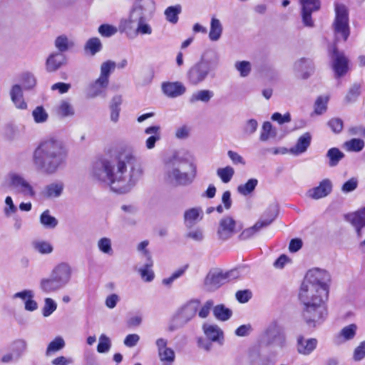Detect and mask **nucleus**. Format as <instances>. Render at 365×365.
Instances as JSON below:
<instances>
[{
	"label": "nucleus",
	"mask_w": 365,
	"mask_h": 365,
	"mask_svg": "<svg viewBox=\"0 0 365 365\" xmlns=\"http://www.w3.org/2000/svg\"><path fill=\"white\" fill-rule=\"evenodd\" d=\"M361 85L354 83L349 90L345 101L347 103H351L356 100L358 96L360 95Z\"/></svg>",
	"instance_id": "nucleus-59"
},
{
	"label": "nucleus",
	"mask_w": 365,
	"mask_h": 365,
	"mask_svg": "<svg viewBox=\"0 0 365 365\" xmlns=\"http://www.w3.org/2000/svg\"><path fill=\"white\" fill-rule=\"evenodd\" d=\"M111 347V341L108 336L102 334L99 336V342L97 346V351L98 353H106Z\"/></svg>",
	"instance_id": "nucleus-52"
},
{
	"label": "nucleus",
	"mask_w": 365,
	"mask_h": 365,
	"mask_svg": "<svg viewBox=\"0 0 365 365\" xmlns=\"http://www.w3.org/2000/svg\"><path fill=\"white\" fill-rule=\"evenodd\" d=\"M345 147L349 151L359 152L364 147V142L359 138H353L345 143Z\"/></svg>",
	"instance_id": "nucleus-53"
},
{
	"label": "nucleus",
	"mask_w": 365,
	"mask_h": 365,
	"mask_svg": "<svg viewBox=\"0 0 365 365\" xmlns=\"http://www.w3.org/2000/svg\"><path fill=\"white\" fill-rule=\"evenodd\" d=\"M214 307V302L212 299L207 300L200 308L198 313L199 317L202 319L206 318Z\"/></svg>",
	"instance_id": "nucleus-64"
},
{
	"label": "nucleus",
	"mask_w": 365,
	"mask_h": 365,
	"mask_svg": "<svg viewBox=\"0 0 365 365\" xmlns=\"http://www.w3.org/2000/svg\"><path fill=\"white\" fill-rule=\"evenodd\" d=\"M92 173L96 180L106 183L113 192L125 194L134 187L141 178L143 170L134 154L125 151L112 160L97 162Z\"/></svg>",
	"instance_id": "nucleus-1"
},
{
	"label": "nucleus",
	"mask_w": 365,
	"mask_h": 365,
	"mask_svg": "<svg viewBox=\"0 0 365 365\" xmlns=\"http://www.w3.org/2000/svg\"><path fill=\"white\" fill-rule=\"evenodd\" d=\"M108 83V82L98 77L93 83L90 84L88 88V96L93 98L102 95L107 88Z\"/></svg>",
	"instance_id": "nucleus-27"
},
{
	"label": "nucleus",
	"mask_w": 365,
	"mask_h": 365,
	"mask_svg": "<svg viewBox=\"0 0 365 365\" xmlns=\"http://www.w3.org/2000/svg\"><path fill=\"white\" fill-rule=\"evenodd\" d=\"M357 326L355 324H351L344 327L339 334L338 340L339 342H344L351 340L356 336Z\"/></svg>",
	"instance_id": "nucleus-37"
},
{
	"label": "nucleus",
	"mask_w": 365,
	"mask_h": 365,
	"mask_svg": "<svg viewBox=\"0 0 365 365\" xmlns=\"http://www.w3.org/2000/svg\"><path fill=\"white\" fill-rule=\"evenodd\" d=\"M216 173L223 183H228L234 176L235 170L232 167L227 165L218 168Z\"/></svg>",
	"instance_id": "nucleus-43"
},
{
	"label": "nucleus",
	"mask_w": 365,
	"mask_h": 365,
	"mask_svg": "<svg viewBox=\"0 0 365 365\" xmlns=\"http://www.w3.org/2000/svg\"><path fill=\"white\" fill-rule=\"evenodd\" d=\"M40 223L46 229H54L58 223V220L51 215L48 210H44L40 215Z\"/></svg>",
	"instance_id": "nucleus-38"
},
{
	"label": "nucleus",
	"mask_w": 365,
	"mask_h": 365,
	"mask_svg": "<svg viewBox=\"0 0 365 365\" xmlns=\"http://www.w3.org/2000/svg\"><path fill=\"white\" fill-rule=\"evenodd\" d=\"M277 130L274 129L270 122H264L262 125L259 140L262 142L267 141L271 138H275Z\"/></svg>",
	"instance_id": "nucleus-39"
},
{
	"label": "nucleus",
	"mask_w": 365,
	"mask_h": 365,
	"mask_svg": "<svg viewBox=\"0 0 365 365\" xmlns=\"http://www.w3.org/2000/svg\"><path fill=\"white\" fill-rule=\"evenodd\" d=\"M163 93L169 98H176L184 94L185 86L179 81L164 82L161 85Z\"/></svg>",
	"instance_id": "nucleus-20"
},
{
	"label": "nucleus",
	"mask_w": 365,
	"mask_h": 365,
	"mask_svg": "<svg viewBox=\"0 0 365 365\" xmlns=\"http://www.w3.org/2000/svg\"><path fill=\"white\" fill-rule=\"evenodd\" d=\"M9 186L17 189L20 192L29 197H34L36 192L31 183L17 173L11 172L7 175Z\"/></svg>",
	"instance_id": "nucleus-11"
},
{
	"label": "nucleus",
	"mask_w": 365,
	"mask_h": 365,
	"mask_svg": "<svg viewBox=\"0 0 365 365\" xmlns=\"http://www.w3.org/2000/svg\"><path fill=\"white\" fill-rule=\"evenodd\" d=\"M38 287L44 294L55 293L63 289L50 275L40 279Z\"/></svg>",
	"instance_id": "nucleus-26"
},
{
	"label": "nucleus",
	"mask_w": 365,
	"mask_h": 365,
	"mask_svg": "<svg viewBox=\"0 0 365 365\" xmlns=\"http://www.w3.org/2000/svg\"><path fill=\"white\" fill-rule=\"evenodd\" d=\"M65 346V341L61 336L56 337L52 341H51L46 349V355L49 356L54 354Z\"/></svg>",
	"instance_id": "nucleus-46"
},
{
	"label": "nucleus",
	"mask_w": 365,
	"mask_h": 365,
	"mask_svg": "<svg viewBox=\"0 0 365 365\" xmlns=\"http://www.w3.org/2000/svg\"><path fill=\"white\" fill-rule=\"evenodd\" d=\"M102 44L97 37L88 39L85 45V50L89 51L91 55H95L101 50Z\"/></svg>",
	"instance_id": "nucleus-50"
},
{
	"label": "nucleus",
	"mask_w": 365,
	"mask_h": 365,
	"mask_svg": "<svg viewBox=\"0 0 365 365\" xmlns=\"http://www.w3.org/2000/svg\"><path fill=\"white\" fill-rule=\"evenodd\" d=\"M213 315L216 319L226 322L231 318L232 311L224 304H217L213 307Z\"/></svg>",
	"instance_id": "nucleus-35"
},
{
	"label": "nucleus",
	"mask_w": 365,
	"mask_h": 365,
	"mask_svg": "<svg viewBox=\"0 0 365 365\" xmlns=\"http://www.w3.org/2000/svg\"><path fill=\"white\" fill-rule=\"evenodd\" d=\"M202 331L208 339L220 344H223L224 332L218 325L205 323L202 325Z\"/></svg>",
	"instance_id": "nucleus-19"
},
{
	"label": "nucleus",
	"mask_w": 365,
	"mask_h": 365,
	"mask_svg": "<svg viewBox=\"0 0 365 365\" xmlns=\"http://www.w3.org/2000/svg\"><path fill=\"white\" fill-rule=\"evenodd\" d=\"M261 341L267 346L279 349L287 346L286 335L282 327L277 322H272L262 333Z\"/></svg>",
	"instance_id": "nucleus-7"
},
{
	"label": "nucleus",
	"mask_w": 365,
	"mask_h": 365,
	"mask_svg": "<svg viewBox=\"0 0 365 365\" xmlns=\"http://www.w3.org/2000/svg\"><path fill=\"white\" fill-rule=\"evenodd\" d=\"M197 176V165L188 158L174 154L165 163L164 180L170 184L187 185Z\"/></svg>",
	"instance_id": "nucleus-5"
},
{
	"label": "nucleus",
	"mask_w": 365,
	"mask_h": 365,
	"mask_svg": "<svg viewBox=\"0 0 365 365\" xmlns=\"http://www.w3.org/2000/svg\"><path fill=\"white\" fill-rule=\"evenodd\" d=\"M152 267L153 261L151 259H149L143 266L137 268V271L140 274L141 279L145 282H150L154 279L155 274Z\"/></svg>",
	"instance_id": "nucleus-34"
},
{
	"label": "nucleus",
	"mask_w": 365,
	"mask_h": 365,
	"mask_svg": "<svg viewBox=\"0 0 365 365\" xmlns=\"http://www.w3.org/2000/svg\"><path fill=\"white\" fill-rule=\"evenodd\" d=\"M312 135L309 133H305L297 140L294 146L290 148L289 153L294 155H299L307 150L311 144Z\"/></svg>",
	"instance_id": "nucleus-23"
},
{
	"label": "nucleus",
	"mask_w": 365,
	"mask_h": 365,
	"mask_svg": "<svg viewBox=\"0 0 365 365\" xmlns=\"http://www.w3.org/2000/svg\"><path fill=\"white\" fill-rule=\"evenodd\" d=\"M327 156L329 159V166L334 167L339 163V162L344 158V155L338 148H333L328 150Z\"/></svg>",
	"instance_id": "nucleus-48"
},
{
	"label": "nucleus",
	"mask_w": 365,
	"mask_h": 365,
	"mask_svg": "<svg viewBox=\"0 0 365 365\" xmlns=\"http://www.w3.org/2000/svg\"><path fill=\"white\" fill-rule=\"evenodd\" d=\"M214 96V93L210 90H199L194 92L189 98V102L195 103L198 101L208 103Z\"/></svg>",
	"instance_id": "nucleus-36"
},
{
	"label": "nucleus",
	"mask_w": 365,
	"mask_h": 365,
	"mask_svg": "<svg viewBox=\"0 0 365 365\" xmlns=\"http://www.w3.org/2000/svg\"><path fill=\"white\" fill-rule=\"evenodd\" d=\"M359 185V180L356 178H351L346 181L341 187V191L344 194H347L354 191Z\"/></svg>",
	"instance_id": "nucleus-57"
},
{
	"label": "nucleus",
	"mask_w": 365,
	"mask_h": 365,
	"mask_svg": "<svg viewBox=\"0 0 365 365\" xmlns=\"http://www.w3.org/2000/svg\"><path fill=\"white\" fill-rule=\"evenodd\" d=\"M365 358V340L356 347L353 354V359L356 361H359Z\"/></svg>",
	"instance_id": "nucleus-63"
},
{
	"label": "nucleus",
	"mask_w": 365,
	"mask_h": 365,
	"mask_svg": "<svg viewBox=\"0 0 365 365\" xmlns=\"http://www.w3.org/2000/svg\"><path fill=\"white\" fill-rule=\"evenodd\" d=\"M67 157L68 150L64 143L52 137L38 144L33 152L32 162L36 170L51 175L65 166Z\"/></svg>",
	"instance_id": "nucleus-3"
},
{
	"label": "nucleus",
	"mask_w": 365,
	"mask_h": 365,
	"mask_svg": "<svg viewBox=\"0 0 365 365\" xmlns=\"http://www.w3.org/2000/svg\"><path fill=\"white\" fill-rule=\"evenodd\" d=\"M332 68L335 78H339L344 76L349 71V59L344 53L337 50L336 45L331 49Z\"/></svg>",
	"instance_id": "nucleus-13"
},
{
	"label": "nucleus",
	"mask_w": 365,
	"mask_h": 365,
	"mask_svg": "<svg viewBox=\"0 0 365 365\" xmlns=\"http://www.w3.org/2000/svg\"><path fill=\"white\" fill-rule=\"evenodd\" d=\"M213 56L210 60H206L203 56L201 60L190 68L188 71V79L191 84L197 85L205 80L212 69L219 63L218 55L212 52Z\"/></svg>",
	"instance_id": "nucleus-6"
},
{
	"label": "nucleus",
	"mask_w": 365,
	"mask_h": 365,
	"mask_svg": "<svg viewBox=\"0 0 365 365\" xmlns=\"http://www.w3.org/2000/svg\"><path fill=\"white\" fill-rule=\"evenodd\" d=\"M257 184L258 180L257 179L251 178L248 180L245 183L238 185L237 190L240 194L244 196H247L251 194L255 190Z\"/></svg>",
	"instance_id": "nucleus-41"
},
{
	"label": "nucleus",
	"mask_w": 365,
	"mask_h": 365,
	"mask_svg": "<svg viewBox=\"0 0 365 365\" xmlns=\"http://www.w3.org/2000/svg\"><path fill=\"white\" fill-rule=\"evenodd\" d=\"M10 96L12 102L17 108H26L27 104L24 100L22 88L19 85L16 84L12 86L10 91Z\"/></svg>",
	"instance_id": "nucleus-29"
},
{
	"label": "nucleus",
	"mask_w": 365,
	"mask_h": 365,
	"mask_svg": "<svg viewBox=\"0 0 365 365\" xmlns=\"http://www.w3.org/2000/svg\"><path fill=\"white\" fill-rule=\"evenodd\" d=\"M56 113L61 118L73 117L75 115V109L68 100H62L56 107Z\"/></svg>",
	"instance_id": "nucleus-32"
},
{
	"label": "nucleus",
	"mask_w": 365,
	"mask_h": 365,
	"mask_svg": "<svg viewBox=\"0 0 365 365\" xmlns=\"http://www.w3.org/2000/svg\"><path fill=\"white\" fill-rule=\"evenodd\" d=\"M317 340L316 339H304L300 336L297 338V349L300 354L309 355L317 347Z\"/></svg>",
	"instance_id": "nucleus-22"
},
{
	"label": "nucleus",
	"mask_w": 365,
	"mask_h": 365,
	"mask_svg": "<svg viewBox=\"0 0 365 365\" xmlns=\"http://www.w3.org/2000/svg\"><path fill=\"white\" fill-rule=\"evenodd\" d=\"M155 11L154 0H135L127 18L120 19L118 28L120 32H128L133 29L135 34L150 36L153 30L149 21Z\"/></svg>",
	"instance_id": "nucleus-4"
},
{
	"label": "nucleus",
	"mask_w": 365,
	"mask_h": 365,
	"mask_svg": "<svg viewBox=\"0 0 365 365\" xmlns=\"http://www.w3.org/2000/svg\"><path fill=\"white\" fill-rule=\"evenodd\" d=\"M50 276L61 286L62 288L66 287L72 277V268L67 262H61L56 264L50 273Z\"/></svg>",
	"instance_id": "nucleus-14"
},
{
	"label": "nucleus",
	"mask_w": 365,
	"mask_h": 365,
	"mask_svg": "<svg viewBox=\"0 0 365 365\" xmlns=\"http://www.w3.org/2000/svg\"><path fill=\"white\" fill-rule=\"evenodd\" d=\"M302 5V11H307V13L312 14L314 11H317L320 9V1L319 0H300Z\"/></svg>",
	"instance_id": "nucleus-49"
},
{
	"label": "nucleus",
	"mask_w": 365,
	"mask_h": 365,
	"mask_svg": "<svg viewBox=\"0 0 365 365\" xmlns=\"http://www.w3.org/2000/svg\"><path fill=\"white\" fill-rule=\"evenodd\" d=\"M332 182L328 179H323L319 185L307 191V196L313 200H319L328 196L332 191Z\"/></svg>",
	"instance_id": "nucleus-16"
},
{
	"label": "nucleus",
	"mask_w": 365,
	"mask_h": 365,
	"mask_svg": "<svg viewBox=\"0 0 365 365\" xmlns=\"http://www.w3.org/2000/svg\"><path fill=\"white\" fill-rule=\"evenodd\" d=\"M57 308L56 302L49 297L44 299V304L42 309V314L43 317H47L50 316Z\"/></svg>",
	"instance_id": "nucleus-54"
},
{
	"label": "nucleus",
	"mask_w": 365,
	"mask_h": 365,
	"mask_svg": "<svg viewBox=\"0 0 365 365\" xmlns=\"http://www.w3.org/2000/svg\"><path fill=\"white\" fill-rule=\"evenodd\" d=\"M186 237L195 242H201L204 239L203 231L200 228H195L186 233Z\"/></svg>",
	"instance_id": "nucleus-62"
},
{
	"label": "nucleus",
	"mask_w": 365,
	"mask_h": 365,
	"mask_svg": "<svg viewBox=\"0 0 365 365\" xmlns=\"http://www.w3.org/2000/svg\"><path fill=\"white\" fill-rule=\"evenodd\" d=\"M293 69L298 78L307 79L313 73L314 66L312 60L302 58L294 62Z\"/></svg>",
	"instance_id": "nucleus-17"
},
{
	"label": "nucleus",
	"mask_w": 365,
	"mask_h": 365,
	"mask_svg": "<svg viewBox=\"0 0 365 365\" xmlns=\"http://www.w3.org/2000/svg\"><path fill=\"white\" fill-rule=\"evenodd\" d=\"M98 250L106 255L112 256L113 250L112 247L111 239L107 237L100 238L96 243Z\"/></svg>",
	"instance_id": "nucleus-40"
},
{
	"label": "nucleus",
	"mask_w": 365,
	"mask_h": 365,
	"mask_svg": "<svg viewBox=\"0 0 365 365\" xmlns=\"http://www.w3.org/2000/svg\"><path fill=\"white\" fill-rule=\"evenodd\" d=\"M160 125H152L145 129L144 132L147 135H150L145 140V147L148 150H152L155 148L156 142L161 138Z\"/></svg>",
	"instance_id": "nucleus-25"
},
{
	"label": "nucleus",
	"mask_w": 365,
	"mask_h": 365,
	"mask_svg": "<svg viewBox=\"0 0 365 365\" xmlns=\"http://www.w3.org/2000/svg\"><path fill=\"white\" fill-rule=\"evenodd\" d=\"M21 81L26 89L33 88L36 83V80L34 76L30 73H23L21 76Z\"/></svg>",
	"instance_id": "nucleus-60"
},
{
	"label": "nucleus",
	"mask_w": 365,
	"mask_h": 365,
	"mask_svg": "<svg viewBox=\"0 0 365 365\" xmlns=\"http://www.w3.org/2000/svg\"><path fill=\"white\" fill-rule=\"evenodd\" d=\"M56 48L61 53H64L74 46V41L65 34L57 36L54 41Z\"/></svg>",
	"instance_id": "nucleus-30"
},
{
	"label": "nucleus",
	"mask_w": 365,
	"mask_h": 365,
	"mask_svg": "<svg viewBox=\"0 0 365 365\" xmlns=\"http://www.w3.org/2000/svg\"><path fill=\"white\" fill-rule=\"evenodd\" d=\"M200 302L198 300H192L183 306L180 312V316L186 322L192 319L199 308Z\"/></svg>",
	"instance_id": "nucleus-28"
},
{
	"label": "nucleus",
	"mask_w": 365,
	"mask_h": 365,
	"mask_svg": "<svg viewBox=\"0 0 365 365\" xmlns=\"http://www.w3.org/2000/svg\"><path fill=\"white\" fill-rule=\"evenodd\" d=\"M27 343L24 339H17L11 345V352L15 355L16 359H19L26 350Z\"/></svg>",
	"instance_id": "nucleus-45"
},
{
	"label": "nucleus",
	"mask_w": 365,
	"mask_h": 365,
	"mask_svg": "<svg viewBox=\"0 0 365 365\" xmlns=\"http://www.w3.org/2000/svg\"><path fill=\"white\" fill-rule=\"evenodd\" d=\"M63 61V56L58 53H51L47 58L46 63V70L48 72H53L58 69Z\"/></svg>",
	"instance_id": "nucleus-33"
},
{
	"label": "nucleus",
	"mask_w": 365,
	"mask_h": 365,
	"mask_svg": "<svg viewBox=\"0 0 365 365\" xmlns=\"http://www.w3.org/2000/svg\"><path fill=\"white\" fill-rule=\"evenodd\" d=\"M329 273L319 268L309 270L302 284L299 298L303 308L302 317L309 327L321 324L327 316L326 302L329 297Z\"/></svg>",
	"instance_id": "nucleus-2"
},
{
	"label": "nucleus",
	"mask_w": 365,
	"mask_h": 365,
	"mask_svg": "<svg viewBox=\"0 0 365 365\" xmlns=\"http://www.w3.org/2000/svg\"><path fill=\"white\" fill-rule=\"evenodd\" d=\"M98 33L104 37H110L118 32V28L110 24H102L98 27Z\"/></svg>",
	"instance_id": "nucleus-58"
},
{
	"label": "nucleus",
	"mask_w": 365,
	"mask_h": 365,
	"mask_svg": "<svg viewBox=\"0 0 365 365\" xmlns=\"http://www.w3.org/2000/svg\"><path fill=\"white\" fill-rule=\"evenodd\" d=\"M278 209L277 205H270L264 212L263 217L259 220L252 227L243 231L242 235L251 237L262 228L270 225L277 217Z\"/></svg>",
	"instance_id": "nucleus-10"
},
{
	"label": "nucleus",
	"mask_w": 365,
	"mask_h": 365,
	"mask_svg": "<svg viewBox=\"0 0 365 365\" xmlns=\"http://www.w3.org/2000/svg\"><path fill=\"white\" fill-rule=\"evenodd\" d=\"M65 184L59 180H53L46 185L40 192V195L45 200L59 198L64 192Z\"/></svg>",
	"instance_id": "nucleus-15"
},
{
	"label": "nucleus",
	"mask_w": 365,
	"mask_h": 365,
	"mask_svg": "<svg viewBox=\"0 0 365 365\" xmlns=\"http://www.w3.org/2000/svg\"><path fill=\"white\" fill-rule=\"evenodd\" d=\"M234 273V271L229 272H210L205 279V287L210 292L215 291L231 278L235 277Z\"/></svg>",
	"instance_id": "nucleus-12"
},
{
	"label": "nucleus",
	"mask_w": 365,
	"mask_h": 365,
	"mask_svg": "<svg viewBox=\"0 0 365 365\" xmlns=\"http://www.w3.org/2000/svg\"><path fill=\"white\" fill-rule=\"evenodd\" d=\"M116 64L114 61L108 60L101 65V74L99 78L109 83V76L115 69Z\"/></svg>",
	"instance_id": "nucleus-42"
},
{
	"label": "nucleus",
	"mask_w": 365,
	"mask_h": 365,
	"mask_svg": "<svg viewBox=\"0 0 365 365\" xmlns=\"http://www.w3.org/2000/svg\"><path fill=\"white\" fill-rule=\"evenodd\" d=\"M180 12L181 6L180 5H176L168 7L164 14L168 21L172 24H176L178 21V15Z\"/></svg>",
	"instance_id": "nucleus-44"
},
{
	"label": "nucleus",
	"mask_w": 365,
	"mask_h": 365,
	"mask_svg": "<svg viewBox=\"0 0 365 365\" xmlns=\"http://www.w3.org/2000/svg\"><path fill=\"white\" fill-rule=\"evenodd\" d=\"M240 230L237 221L231 216L222 217L218 223L217 235L220 240L226 241Z\"/></svg>",
	"instance_id": "nucleus-9"
},
{
	"label": "nucleus",
	"mask_w": 365,
	"mask_h": 365,
	"mask_svg": "<svg viewBox=\"0 0 365 365\" xmlns=\"http://www.w3.org/2000/svg\"><path fill=\"white\" fill-rule=\"evenodd\" d=\"M203 212L200 208L193 207L184 213V222L187 228H191L202 219Z\"/></svg>",
	"instance_id": "nucleus-24"
},
{
	"label": "nucleus",
	"mask_w": 365,
	"mask_h": 365,
	"mask_svg": "<svg viewBox=\"0 0 365 365\" xmlns=\"http://www.w3.org/2000/svg\"><path fill=\"white\" fill-rule=\"evenodd\" d=\"M33 245L36 251L43 255L50 254L53 252L52 245L47 241H35L34 242Z\"/></svg>",
	"instance_id": "nucleus-51"
},
{
	"label": "nucleus",
	"mask_w": 365,
	"mask_h": 365,
	"mask_svg": "<svg viewBox=\"0 0 365 365\" xmlns=\"http://www.w3.org/2000/svg\"><path fill=\"white\" fill-rule=\"evenodd\" d=\"M328 126L335 133H339L343 129V121L339 118H334L327 123Z\"/></svg>",
	"instance_id": "nucleus-61"
},
{
	"label": "nucleus",
	"mask_w": 365,
	"mask_h": 365,
	"mask_svg": "<svg viewBox=\"0 0 365 365\" xmlns=\"http://www.w3.org/2000/svg\"><path fill=\"white\" fill-rule=\"evenodd\" d=\"M347 220L355 227L357 237H361V228L365 226V207L348 215Z\"/></svg>",
	"instance_id": "nucleus-21"
},
{
	"label": "nucleus",
	"mask_w": 365,
	"mask_h": 365,
	"mask_svg": "<svg viewBox=\"0 0 365 365\" xmlns=\"http://www.w3.org/2000/svg\"><path fill=\"white\" fill-rule=\"evenodd\" d=\"M222 29L220 21L215 17H212L209 31L210 40L211 41H217L221 38Z\"/></svg>",
	"instance_id": "nucleus-31"
},
{
	"label": "nucleus",
	"mask_w": 365,
	"mask_h": 365,
	"mask_svg": "<svg viewBox=\"0 0 365 365\" xmlns=\"http://www.w3.org/2000/svg\"><path fill=\"white\" fill-rule=\"evenodd\" d=\"M329 98L327 96H319L314 104V112L317 115H321L327 110Z\"/></svg>",
	"instance_id": "nucleus-56"
},
{
	"label": "nucleus",
	"mask_w": 365,
	"mask_h": 365,
	"mask_svg": "<svg viewBox=\"0 0 365 365\" xmlns=\"http://www.w3.org/2000/svg\"><path fill=\"white\" fill-rule=\"evenodd\" d=\"M34 121L37 123H42L47 120L48 113L42 106L36 107L32 112Z\"/></svg>",
	"instance_id": "nucleus-55"
},
{
	"label": "nucleus",
	"mask_w": 365,
	"mask_h": 365,
	"mask_svg": "<svg viewBox=\"0 0 365 365\" xmlns=\"http://www.w3.org/2000/svg\"><path fill=\"white\" fill-rule=\"evenodd\" d=\"M235 68L239 72L242 78L247 77L252 71V64L248 61H238L235 63Z\"/></svg>",
	"instance_id": "nucleus-47"
},
{
	"label": "nucleus",
	"mask_w": 365,
	"mask_h": 365,
	"mask_svg": "<svg viewBox=\"0 0 365 365\" xmlns=\"http://www.w3.org/2000/svg\"><path fill=\"white\" fill-rule=\"evenodd\" d=\"M155 345L158 349L159 359L161 361L173 363L175 361V351L173 349L168 347V340L166 339H157Z\"/></svg>",
	"instance_id": "nucleus-18"
},
{
	"label": "nucleus",
	"mask_w": 365,
	"mask_h": 365,
	"mask_svg": "<svg viewBox=\"0 0 365 365\" xmlns=\"http://www.w3.org/2000/svg\"><path fill=\"white\" fill-rule=\"evenodd\" d=\"M334 11L335 19L333 22V29L335 41H338L341 38L346 41L350 34L348 9L342 4H335Z\"/></svg>",
	"instance_id": "nucleus-8"
}]
</instances>
